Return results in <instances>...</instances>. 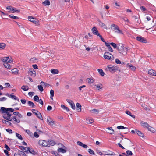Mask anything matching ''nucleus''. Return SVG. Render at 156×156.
I'll return each mask as SVG.
<instances>
[{
    "mask_svg": "<svg viewBox=\"0 0 156 156\" xmlns=\"http://www.w3.org/2000/svg\"><path fill=\"white\" fill-rule=\"evenodd\" d=\"M104 57L105 58L112 61L114 59V57L110 53L108 52H105L104 55Z\"/></svg>",
    "mask_w": 156,
    "mask_h": 156,
    "instance_id": "1",
    "label": "nucleus"
},
{
    "mask_svg": "<svg viewBox=\"0 0 156 156\" xmlns=\"http://www.w3.org/2000/svg\"><path fill=\"white\" fill-rule=\"evenodd\" d=\"M111 27L112 28L113 31L115 32L120 34H123L122 31L120 30L119 27L115 24H112L111 25Z\"/></svg>",
    "mask_w": 156,
    "mask_h": 156,
    "instance_id": "2",
    "label": "nucleus"
},
{
    "mask_svg": "<svg viewBox=\"0 0 156 156\" xmlns=\"http://www.w3.org/2000/svg\"><path fill=\"white\" fill-rule=\"evenodd\" d=\"M117 49L118 50L119 52L122 54H126L127 53H126V51L128 49L124 47V46H122V45L121 48H119V47H118L117 48Z\"/></svg>",
    "mask_w": 156,
    "mask_h": 156,
    "instance_id": "3",
    "label": "nucleus"
},
{
    "mask_svg": "<svg viewBox=\"0 0 156 156\" xmlns=\"http://www.w3.org/2000/svg\"><path fill=\"white\" fill-rule=\"evenodd\" d=\"M7 9L9 10V12H11V11L12 13H14L15 12H20V10L19 9H16L14 8L12 6H10L7 7Z\"/></svg>",
    "mask_w": 156,
    "mask_h": 156,
    "instance_id": "4",
    "label": "nucleus"
},
{
    "mask_svg": "<svg viewBox=\"0 0 156 156\" xmlns=\"http://www.w3.org/2000/svg\"><path fill=\"white\" fill-rule=\"evenodd\" d=\"M39 145L42 147H49V145H48V142L45 140H40L38 142Z\"/></svg>",
    "mask_w": 156,
    "mask_h": 156,
    "instance_id": "5",
    "label": "nucleus"
},
{
    "mask_svg": "<svg viewBox=\"0 0 156 156\" xmlns=\"http://www.w3.org/2000/svg\"><path fill=\"white\" fill-rule=\"evenodd\" d=\"M3 117L5 119L9 121H11L12 119L10 118L12 114L9 113L8 112H6L5 114H3L2 115Z\"/></svg>",
    "mask_w": 156,
    "mask_h": 156,
    "instance_id": "6",
    "label": "nucleus"
},
{
    "mask_svg": "<svg viewBox=\"0 0 156 156\" xmlns=\"http://www.w3.org/2000/svg\"><path fill=\"white\" fill-rule=\"evenodd\" d=\"M140 124L143 127L147 128L149 131H151V129L152 128V127L150 126L147 123L143 121H141L140 122Z\"/></svg>",
    "mask_w": 156,
    "mask_h": 156,
    "instance_id": "7",
    "label": "nucleus"
},
{
    "mask_svg": "<svg viewBox=\"0 0 156 156\" xmlns=\"http://www.w3.org/2000/svg\"><path fill=\"white\" fill-rule=\"evenodd\" d=\"M28 75L31 77H34L35 76L36 73V71L35 70L33 69H30L28 71Z\"/></svg>",
    "mask_w": 156,
    "mask_h": 156,
    "instance_id": "8",
    "label": "nucleus"
},
{
    "mask_svg": "<svg viewBox=\"0 0 156 156\" xmlns=\"http://www.w3.org/2000/svg\"><path fill=\"white\" fill-rule=\"evenodd\" d=\"M91 31L95 35H96L98 36H99L100 35L97 28L95 27H93L91 30Z\"/></svg>",
    "mask_w": 156,
    "mask_h": 156,
    "instance_id": "9",
    "label": "nucleus"
},
{
    "mask_svg": "<svg viewBox=\"0 0 156 156\" xmlns=\"http://www.w3.org/2000/svg\"><path fill=\"white\" fill-rule=\"evenodd\" d=\"M136 39L139 41L141 42L146 43L147 42V40L145 38L143 37H136Z\"/></svg>",
    "mask_w": 156,
    "mask_h": 156,
    "instance_id": "10",
    "label": "nucleus"
},
{
    "mask_svg": "<svg viewBox=\"0 0 156 156\" xmlns=\"http://www.w3.org/2000/svg\"><path fill=\"white\" fill-rule=\"evenodd\" d=\"M2 61L4 63H11L12 62V59H9V57H4Z\"/></svg>",
    "mask_w": 156,
    "mask_h": 156,
    "instance_id": "11",
    "label": "nucleus"
},
{
    "mask_svg": "<svg viewBox=\"0 0 156 156\" xmlns=\"http://www.w3.org/2000/svg\"><path fill=\"white\" fill-rule=\"evenodd\" d=\"M28 19L29 21L32 22L35 24H37L38 23V20L32 16H29L28 17Z\"/></svg>",
    "mask_w": 156,
    "mask_h": 156,
    "instance_id": "12",
    "label": "nucleus"
},
{
    "mask_svg": "<svg viewBox=\"0 0 156 156\" xmlns=\"http://www.w3.org/2000/svg\"><path fill=\"white\" fill-rule=\"evenodd\" d=\"M66 101L70 105L72 108L73 109L75 110V107L73 101L69 99H67Z\"/></svg>",
    "mask_w": 156,
    "mask_h": 156,
    "instance_id": "13",
    "label": "nucleus"
},
{
    "mask_svg": "<svg viewBox=\"0 0 156 156\" xmlns=\"http://www.w3.org/2000/svg\"><path fill=\"white\" fill-rule=\"evenodd\" d=\"M47 122L49 125L52 126L54 125V121L50 117H48L47 119Z\"/></svg>",
    "mask_w": 156,
    "mask_h": 156,
    "instance_id": "14",
    "label": "nucleus"
},
{
    "mask_svg": "<svg viewBox=\"0 0 156 156\" xmlns=\"http://www.w3.org/2000/svg\"><path fill=\"white\" fill-rule=\"evenodd\" d=\"M104 152L105 153L104 154L105 155H113L115 154L114 152L109 150H107L104 151Z\"/></svg>",
    "mask_w": 156,
    "mask_h": 156,
    "instance_id": "15",
    "label": "nucleus"
},
{
    "mask_svg": "<svg viewBox=\"0 0 156 156\" xmlns=\"http://www.w3.org/2000/svg\"><path fill=\"white\" fill-rule=\"evenodd\" d=\"M148 74L150 75L153 76H156V73L155 71L152 69H151L148 70Z\"/></svg>",
    "mask_w": 156,
    "mask_h": 156,
    "instance_id": "16",
    "label": "nucleus"
},
{
    "mask_svg": "<svg viewBox=\"0 0 156 156\" xmlns=\"http://www.w3.org/2000/svg\"><path fill=\"white\" fill-rule=\"evenodd\" d=\"M29 151V152L32 154L33 155H35L37 154V152L34 151V150L31 149L29 147L27 148V150L25 151V152L27 153V151Z\"/></svg>",
    "mask_w": 156,
    "mask_h": 156,
    "instance_id": "17",
    "label": "nucleus"
},
{
    "mask_svg": "<svg viewBox=\"0 0 156 156\" xmlns=\"http://www.w3.org/2000/svg\"><path fill=\"white\" fill-rule=\"evenodd\" d=\"M107 67L109 70L111 72H114L116 70L115 67L114 66H112L111 65L108 66Z\"/></svg>",
    "mask_w": 156,
    "mask_h": 156,
    "instance_id": "18",
    "label": "nucleus"
},
{
    "mask_svg": "<svg viewBox=\"0 0 156 156\" xmlns=\"http://www.w3.org/2000/svg\"><path fill=\"white\" fill-rule=\"evenodd\" d=\"M76 110L78 112H80L81 111V106L79 103H77L76 104Z\"/></svg>",
    "mask_w": 156,
    "mask_h": 156,
    "instance_id": "19",
    "label": "nucleus"
},
{
    "mask_svg": "<svg viewBox=\"0 0 156 156\" xmlns=\"http://www.w3.org/2000/svg\"><path fill=\"white\" fill-rule=\"evenodd\" d=\"M56 143L55 141L52 140H50L48 141V145H49V147L50 146V145L54 146L55 145Z\"/></svg>",
    "mask_w": 156,
    "mask_h": 156,
    "instance_id": "20",
    "label": "nucleus"
},
{
    "mask_svg": "<svg viewBox=\"0 0 156 156\" xmlns=\"http://www.w3.org/2000/svg\"><path fill=\"white\" fill-rule=\"evenodd\" d=\"M51 72L53 74H57L59 73L58 70L57 69H52L51 70Z\"/></svg>",
    "mask_w": 156,
    "mask_h": 156,
    "instance_id": "21",
    "label": "nucleus"
},
{
    "mask_svg": "<svg viewBox=\"0 0 156 156\" xmlns=\"http://www.w3.org/2000/svg\"><path fill=\"white\" fill-rule=\"evenodd\" d=\"M98 24L99 26L101 27L106 28V26L104 23H103L100 20H98Z\"/></svg>",
    "mask_w": 156,
    "mask_h": 156,
    "instance_id": "22",
    "label": "nucleus"
},
{
    "mask_svg": "<svg viewBox=\"0 0 156 156\" xmlns=\"http://www.w3.org/2000/svg\"><path fill=\"white\" fill-rule=\"evenodd\" d=\"M42 4L45 6H47L50 5V3L49 1L48 0H46L45 1L42 2Z\"/></svg>",
    "mask_w": 156,
    "mask_h": 156,
    "instance_id": "23",
    "label": "nucleus"
},
{
    "mask_svg": "<svg viewBox=\"0 0 156 156\" xmlns=\"http://www.w3.org/2000/svg\"><path fill=\"white\" fill-rule=\"evenodd\" d=\"M37 112H38V113H35V115L37 116V117L39 118L40 119L43 120V117H42V116L41 114L38 112V111H37Z\"/></svg>",
    "mask_w": 156,
    "mask_h": 156,
    "instance_id": "24",
    "label": "nucleus"
},
{
    "mask_svg": "<svg viewBox=\"0 0 156 156\" xmlns=\"http://www.w3.org/2000/svg\"><path fill=\"white\" fill-rule=\"evenodd\" d=\"M1 110L2 111V113H3V114H5L6 112H8L7 108L2 107L1 108Z\"/></svg>",
    "mask_w": 156,
    "mask_h": 156,
    "instance_id": "25",
    "label": "nucleus"
},
{
    "mask_svg": "<svg viewBox=\"0 0 156 156\" xmlns=\"http://www.w3.org/2000/svg\"><path fill=\"white\" fill-rule=\"evenodd\" d=\"M135 131L136 132L137 134L140 136L143 137L144 134L140 131L137 130V129H135Z\"/></svg>",
    "mask_w": 156,
    "mask_h": 156,
    "instance_id": "26",
    "label": "nucleus"
},
{
    "mask_svg": "<svg viewBox=\"0 0 156 156\" xmlns=\"http://www.w3.org/2000/svg\"><path fill=\"white\" fill-rule=\"evenodd\" d=\"M125 113L127 115H129L133 118H135V116L134 115H132L131 112L129 111H126L125 112Z\"/></svg>",
    "mask_w": 156,
    "mask_h": 156,
    "instance_id": "27",
    "label": "nucleus"
},
{
    "mask_svg": "<svg viewBox=\"0 0 156 156\" xmlns=\"http://www.w3.org/2000/svg\"><path fill=\"white\" fill-rule=\"evenodd\" d=\"M58 152H61L62 153H65L66 152V150L61 148H59L58 149Z\"/></svg>",
    "mask_w": 156,
    "mask_h": 156,
    "instance_id": "28",
    "label": "nucleus"
},
{
    "mask_svg": "<svg viewBox=\"0 0 156 156\" xmlns=\"http://www.w3.org/2000/svg\"><path fill=\"white\" fill-rule=\"evenodd\" d=\"M98 71L99 73L101 76H104L105 75V73L102 69H98Z\"/></svg>",
    "mask_w": 156,
    "mask_h": 156,
    "instance_id": "29",
    "label": "nucleus"
},
{
    "mask_svg": "<svg viewBox=\"0 0 156 156\" xmlns=\"http://www.w3.org/2000/svg\"><path fill=\"white\" fill-rule=\"evenodd\" d=\"M12 73L14 74H18V70L16 68L13 69L12 70Z\"/></svg>",
    "mask_w": 156,
    "mask_h": 156,
    "instance_id": "30",
    "label": "nucleus"
},
{
    "mask_svg": "<svg viewBox=\"0 0 156 156\" xmlns=\"http://www.w3.org/2000/svg\"><path fill=\"white\" fill-rule=\"evenodd\" d=\"M4 65L5 67L8 69H10L11 68V66L8 63H4Z\"/></svg>",
    "mask_w": 156,
    "mask_h": 156,
    "instance_id": "31",
    "label": "nucleus"
},
{
    "mask_svg": "<svg viewBox=\"0 0 156 156\" xmlns=\"http://www.w3.org/2000/svg\"><path fill=\"white\" fill-rule=\"evenodd\" d=\"M6 47V44L4 43H0V49H3Z\"/></svg>",
    "mask_w": 156,
    "mask_h": 156,
    "instance_id": "32",
    "label": "nucleus"
},
{
    "mask_svg": "<svg viewBox=\"0 0 156 156\" xmlns=\"http://www.w3.org/2000/svg\"><path fill=\"white\" fill-rule=\"evenodd\" d=\"M50 98L52 99V100H53V97L54 96V90H52V89H51L50 91Z\"/></svg>",
    "mask_w": 156,
    "mask_h": 156,
    "instance_id": "33",
    "label": "nucleus"
},
{
    "mask_svg": "<svg viewBox=\"0 0 156 156\" xmlns=\"http://www.w3.org/2000/svg\"><path fill=\"white\" fill-rule=\"evenodd\" d=\"M2 122L4 123H5L6 124H9L10 126H11L12 124L9 121L4 119L2 120Z\"/></svg>",
    "mask_w": 156,
    "mask_h": 156,
    "instance_id": "34",
    "label": "nucleus"
},
{
    "mask_svg": "<svg viewBox=\"0 0 156 156\" xmlns=\"http://www.w3.org/2000/svg\"><path fill=\"white\" fill-rule=\"evenodd\" d=\"M126 156H128L129 155L131 156L133 155V153L131 151L128 150L126 151Z\"/></svg>",
    "mask_w": 156,
    "mask_h": 156,
    "instance_id": "35",
    "label": "nucleus"
},
{
    "mask_svg": "<svg viewBox=\"0 0 156 156\" xmlns=\"http://www.w3.org/2000/svg\"><path fill=\"white\" fill-rule=\"evenodd\" d=\"M28 104L29 106L32 107V108H34L35 106L34 104L31 101H28Z\"/></svg>",
    "mask_w": 156,
    "mask_h": 156,
    "instance_id": "36",
    "label": "nucleus"
},
{
    "mask_svg": "<svg viewBox=\"0 0 156 156\" xmlns=\"http://www.w3.org/2000/svg\"><path fill=\"white\" fill-rule=\"evenodd\" d=\"M102 85L101 84H99L95 85V87L97 88H98V90H99L100 89H102Z\"/></svg>",
    "mask_w": 156,
    "mask_h": 156,
    "instance_id": "37",
    "label": "nucleus"
},
{
    "mask_svg": "<svg viewBox=\"0 0 156 156\" xmlns=\"http://www.w3.org/2000/svg\"><path fill=\"white\" fill-rule=\"evenodd\" d=\"M30 61L33 63H34L38 61V59L34 57L31 58Z\"/></svg>",
    "mask_w": 156,
    "mask_h": 156,
    "instance_id": "38",
    "label": "nucleus"
},
{
    "mask_svg": "<svg viewBox=\"0 0 156 156\" xmlns=\"http://www.w3.org/2000/svg\"><path fill=\"white\" fill-rule=\"evenodd\" d=\"M86 81L87 82L90 83H93L94 81L93 79H91L90 78H87L86 79Z\"/></svg>",
    "mask_w": 156,
    "mask_h": 156,
    "instance_id": "39",
    "label": "nucleus"
},
{
    "mask_svg": "<svg viewBox=\"0 0 156 156\" xmlns=\"http://www.w3.org/2000/svg\"><path fill=\"white\" fill-rule=\"evenodd\" d=\"M90 111L92 113L96 114H98L99 112V111L98 110L95 109H94L92 110H91Z\"/></svg>",
    "mask_w": 156,
    "mask_h": 156,
    "instance_id": "40",
    "label": "nucleus"
},
{
    "mask_svg": "<svg viewBox=\"0 0 156 156\" xmlns=\"http://www.w3.org/2000/svg\"><path fill=\"white\" fill-rule=\"evenodd\" d=\"M12 118L13 120L16 121V122L19 123L20 122V120L19 119H17L16 116L12 117Z\"/></svg>",
    "mask_w": 156,
    "mask_h": 156,
    "instance_id": "41",
    "label": "nucleus"
},
{
    "mask_svg": "<svg viewBox=\"0 0 156 156\" xmlns=\"http://www.w3.org/2000/svg\"><path fill=\"white\" fill-rule=\"evenodd\" d=\"M16 136L17 137L20 139V140H23V138H22V136L20 134H19L17 133H16Z\"/></svg>",
    "mask_w": 156,
    "mask_h": 156,
    "instance_id": "42",
    "label": "nucleus"
},
{
    "mask_svg": "<svg viewBox=\"0 0 156 156\" xmlns=\"http://www.w3.org/2000/svg\"><path fill=\"white\" fill-rule=\"evenodd\" d=\"M87 122V123L91 124L93 122V120L92 119H90L89 118L86 119Z\"/></svg>",
    "mask_w": 156,
    "mask_h": 156,
    "instance_id": "43",
    "label": "nucleus"
},
{
    "mask_svg": "<svg viewBox=\"0 0 156 156\" xmlns=\"http://www.w3.org/2000/svg\"><path fill=\"white\" fill-rule=\"evenodd\" d=\"M44 51L47 53V54L48 56H50L51 55V50H49L48 49H47V50L45 51Z\"/></svg>",
    "mask_w": 156,
    "mask_h": 156,
    "instance_id": "44",
    "label": "nucleus"
},
{
    "mask_svg": "<svg viewBox=\"0 0 156 156\" xmlns=\"http://www.w3.org/2000/svg\"><path fill=\"white\" fill-rule=\"evenodd\" d=\"M9 16L10 18L14 19H18L19 18L18 17L14 16L13 15H10Z\"/></svg>",
    "mask_w": 156,
    "mask_h": 156,
    "instance_id": "45",
    "label": "nucleus"
},
{
    "mask_svg": "<svg viewBox=\"0 0 156 156\" xmlns=\"http://www.w3.org/2000/svg\"><path fill=\"white\" fill-rule=\"evenodd\" d=\"M108 128L109 130L111 131V132H109V133L111 134H112L114 133V131L112 127H109L108 128Z\"/></svg>",
    "mask_w": 156,
    "mask_h": 156,
    "instance_id": "46",
    "label": "nucleus"
},
{
    "mask_svg": "<svg viewBox=\"0 0 156 156\" xmlns=\"http://www.w3.org/2000/svg\"><path fill=\"white\" fill-rule=\"evenodd\" d=\"M22 89L25 91H27L28 90V87L27 86H23L21 87Z\"/></svg>",
    "mask_w": 156,
    "mask_h": 156,
    "instance_id": "47",
    "label": "nucleus"
},
{
    "mask_svg": "<svg viewBox=\"0 0 156 156\" xmlns=\"http://www.w3.org/2000/svg\"><path fill=\"white\" fill-rule=\"evenodd\" d=\"M61 107L62 108H63L64 109H66V111H69V108L68 107L65 106L63 105H61Z\"/></svg>",
    "mask_w": 156,
    "mask_h": 156,
    "instance_id": "48",
    "label": "nucleus"
},
{
    "mask_svg": "<svg viewBox=\"0 0 156 156\" xmlns=\"http://www.w3.org/2000/svg\"><path fill=\"white\" fill-rule=\"evenodd\" d=\"M34 99L35 101L37 102L39 100V98L38 96L36 95L34 97Z\"/></svg>",
    "mask_w": 156,
    "mask_h": 156,
    "instance_id": "49",
    "label": "nucleus"
},
{
    "mask_svg": "<svg viewBox=\"0 0 156 156\" xmlns=\"http://www.w3.org/2000/svg\"><path fill=\"white\" fill-rule=\"evenodd\" d=\"M38 88L40 91H43L44 90L43 87L41 85H39L38 86Z\"/></svg>",
    "mask_w": 156,
    "mask_h": 156,
    "instance_id": "50",
    "label": "nucleus"
},
{
    "mask_svg": "<svg viewBox=\"0 0 156 156\" xmlns=\"http://www.w3.org/2000/svg\"><path fill=\"white\" fill-rule=\"evenodd\" d=\"M88 152L91 154H95V153H94V151L90 149L88 150Z\"/></svg>",
    "mask_w": 156,
    "mask_h": 156,
    "instance_id": "51",
    "label": "nucleus"
},
{
    "mask_svg": "<svg viewBox=\"0 0 156 156\" xmlns=\"http://www.w3.org/2000/svg\"><path fill=\"white\" fill-rule=\"evenodd\" d=\"M117 128L118 129H124L125 128H126V127H125L124 126H118L117 127Z\"/></svg>",
    "mask_w": 156,
    "mask_h": 156,
    "instance_id": "52",
    "label": "nucleus"
},
{
    "mask_svg": "<svg viewBox=\"0 0 156 156\" xmlns=\"http://www.w3.org/2000/svg\"><path fill=\"white\" fill-rule=\"evenodd\" d=\"M110 44L114 48H116L117 47V45L115 43L112 42L110 43Z\"/></svg>",
    "mask_w": 156,
    "mask_h": 156,
    "instance_id": "53",
    "label": "nucleus"
},
{
    "mask_svg": "<svg viewBox=\"0 0 156 156\" xmlns=\"http://www.w3.org/2000/svg\"><path fill=\"white\" fill-rule=\"evenodd\" d=\"M10 96H11V98H13V99L14 100H17L18 101H19V99H18L17 97L16 96L12 95H10Z\"/></svg>",
    "mask_w": 156,
    "mask_h": 156,
    "instance_id": "54",
    "label": "nucleus"
},
{
    "mask_svg": "<svg viewBox=\"0 0 156 156\" xmlns=\"http://www.w3.org/2000/svg\"><path fill=\"white\" fill-rule=\"evenodd\" d=\"M40 84L42 85H43L44 84V85L46 87L47 86V85H49V84H47V83H45L44 82H43V81H41V83H40Z\"/></svg>",
    "mask_w": 156,
    "mask_h": 156,
    "instance_id": "55",
    "label": "nucleus"
},
{
    "mask_svg": "<svg viewBox=\"0 0 156 156\" xmlns=\"http://www.w3.org/2000/svg\"><path fill=\"white\" fill-rule=\"evenodd\" d=\"M6 131L9 133L12 134V130L10 129H6Z\"/></svg>",
    "mask_w": 156,
    "mask_h": 156,
    "instance_id": "56",
    "label": "nucleus"
},
{
    "mask_svg": "<svg viewBox=\"0 0 156 156\" xmlns=\"http://www.w3.org/2000/svg\"><path fill=\"white\" fill-rule=\"evenodd\" d=\"M130 68L131 69H132L133 71H134L135 70L136 68L133 66L132 65H129Z\"/></svg>",
    "mask_w": 156,
    "mask_h": 156,
    "instance_id": "57",
    "label": "nucleus"
},
{
    "mask_svg": "<svg viewBox=\"0 0 156 156\" xmlns=\"http://www.w3.org/2000/svg\"><path fill=\"white\" fill-rule=\"evenodd\" d=\"M7 110L8 112L10 111L12 112H13L14 111V109L12 108H7Z\"/></svg>",
    "mask_w": 156,
    "mask_h": 156,
    "instance_id": "58",
    "label": "nucleus"
},
{
    "mask_svg": "<svg viewBox=\"0 0 156 156\" xmlns=\"http://www.w3.org/2000/svg\"><path fill=\"white\" fill-rule=\"evenodd\" d=\"M77 145H78L80 146H82L83 144L82 142H81L80 141H77Z\"/></svg>",
    "mask_w": 156,
    "mask_h": 156,
    "instance_id": "59",
    "label": "nucleus"
},
{
    "mask_svg": "<svg viewBox=\"0 0 156 156\" xmlns=\"http://www.w3.org/2000/svg\"><path fill=\"white\" fill-rule=\"evenodd\" d=\"M6 99L7 98L4 97L0 98V101H5Z\"/></svg>",
    "mask_w": 156,
    "mask_h": 156,
    "instance_id": "60",
    "label": "nucleus"
},
{
    "mask_svg": "<svg viewBox=\"0 0 156 156\" xmlns=\"http://www.w3.org/2000/svg\"><path fill=\"white\" fill-rule=\"evenodd\" d=\"M115 62L117 64H120L121 63V61L118 59H116L115 60Z\"/></svg>",
    "mask_w": 156,
    "mask_h": 156,
    "instance_id": "61",
    "label": "nucleus"
},
{
    "mask_svg": "<svg viewBox=\"0 0 156 156\" xmlns=\"http://www.w3.org/2000/svg\"><path fill=\"white\" fill-rule=\"evenodd\" d=\"M96 152L98 154L100 155H101L103 154L102 153V152L99 150H96Z\"/></svg>",
    "mask_w": 156,
    "mask_h": 156,
    "instance_id": "62",
    "label": "nucleus"
},
{
    "mask_svg": "<svg viewBox=\"0 0 156 156\" xmlns=\"http://www.w3.org/2000/svg\"><path fill=\"white\" fill-rule=\"evenodd\" d=\"M34 136L36 138H37L39 136V135L37 133V132H36L34 133Z\"/></svg>",
    "mask_w": 156,
    "mask_h": 156,
    "instance_id": "63",
    "label": "nucleus"
},
{
    "mask_svg": "<svg viewBox=\"0 0 156 156\" xmlns=\"http://www.w3.org/2000/svg\"><path fill=\"white\" fill-rule=\"evenodd\" d=\"M140 8L143 11H145L147 10L146 9L144 6H141Z\"/></svg>",
    "mask_w": 156,
    "mask_h": 156,
    "instance_id": "64",
    "label": "nucleus"
}]
</instances>
